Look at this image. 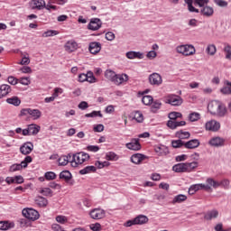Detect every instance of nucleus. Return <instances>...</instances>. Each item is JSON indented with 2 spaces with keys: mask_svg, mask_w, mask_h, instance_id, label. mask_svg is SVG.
<instances>
[{
  "mask_svg": "<svg viewBox=\"0 0 231 231\" xmlns=\"http://www.w3.org/2000/svg\"><path fill=\"white\" fill-rule=\"evenodd\" d=\"M32 162H33V159L32 158V156L27 155L24 160L22 162V165L23 167V169H26V167H28V163H32Z\"/></svg>",
  "mask_w": 231,
  "mask_h": 231,
  "instance_id": "obj_50",
  "label": "nucleus"
},
{
  "mask_svg": "<svg viewBox=\"0 0 231 231\" xmlns=\"http://www.w3.org/2000/svg\"><path fill=\"white\" fill-rule=\"evenodd\" d=\"M216 51H217V49L214 44H209L206 49V53H208V55H216Z\"/></svg>",
  "mask_w": 231,
  "mask_h": 231,
  "instance_id": "obj_41",
  "label": "nucleus"
},
{
  "mask_svg": "<svg viewBox=\"0 0 231 231\" xmlns=\"http://www.w3.org/2000/svg\"><path fill=\"white\" fill-rule=\"evenodd\" d=\"M7 104H11L12 106H21V99L17 97H12L6 99Z\"/></svg>",
  "mask_w": 231,
  "mask_h": 231,
  "instance_id": "obj_37",
  "label": "nucleus"
},
{
  "mask_svg": "<svg viewBox=\"0 0 231 231\" xmlns=\"http://www.w3.org/2000/svg\"><path fill=\"white\" fill-rule=\"evenodd\" d=\"M29 115L33 118V120H39V117L42 116V113L39 109L31 108Z\"/></svg>",
  "mask_w": 231,
  "mask_h": 231,
  "instance_id": "obj_40",
  "label": "nucleus"
},
{
  "mask_svg": "<svg viewBox=\"0 0 231 231\" xmlns=\"http://www.w3.org/2000/svg\"><path fill=\"white\" fill-rule=\"evenodd\" d=\"M106 160H108V162H113L115 160H116V155L115 152H110L106 154Z\"/></svg>",
  "mask_w": 231,
  "mask_h": 231,
  "instance_id": "obj_59",
  "label": "nucleus"
},
{
  "mask_svg": "<svg viewBox=\"0 0 231 231\" xmlns=\"http://www.w3.org/2000/svg\"><path fill=\"white\" fill-rule=\"evenodd\" d=\"M148 222H149V217H147L145 215H139L132 220H127L124 224V226L129 227L134 225H145V223H148Z\"/></svg>",
  "mask_w": 231,
  "mask_h": 231,
  "instance_id": "obj_6",
  "label": "nucleus"
},
{
  "mask_svg": "<svg viewBox=\"0 0 231 231\" xmlns=\"http://www.w3.org/2000/svg\"><path fill=\"white\" fill-rule=\"evenodd\" d=\"M206 131H209L210 133H219L221 130V123L216 119H210L205 124Z\"/></svg>",
  "mask_w": 231,
  "mask_h": 231,
  "instance_id": "obj_7",
  "label": "nucleus"
},
{
  "mask_svg": "<svg viewBox=\"0 0 231 231\" xmlns=\"http://www.w3.org/2000/svg\"><path fill=\"white\" fill-rule=\"evenodd\" d=\"M51 230H53V231H66V230H64V227H62L59 224H52L51 225Z\"/></svg>",
  "mask_w": 231,
  "mask_h": 231,
  "instance_id": "obj_58",
  "label": "nucleus"
},
{
  "mask_svg": "<svg viewBox=\"0 0 231 231\" xmlns=\"http://www.w3.org/2000/svg\"><path fill=\"white\" fill-rule=\"evenodd\" d=\"M60 180H64L65 181H69L71 180V172L69 171H63L60 173Z\"/></svg>",
  "mask_w": 231,
  "mask_h": 231,
  "instance_id": "obj_38",
  "label": "nucleus"
},
{
  "mask_svg": "<svg viewBox=\"0 0 231 231\" xmlns=\"http://www.w3.org/2000/svg\"><path fill=\"white\" fill-rule=\"evenodd\" d=\"M35 205H37L40 208H45L48 207V199L44 197H37L34 200Z\"/></svg>",
  "mask_w": 231,
  "mask_h": 231,
  "instance_id": "obj_26",
  "label": "nucleus"
},
{
  "mask_svg": "<svg viewBox=\"0 0 231 231\" xmlns=\"http://www.w3.org/2000/svg\"><path fill=\"white\" fill-rule=\"evenodd\" d=\"M226 140L221 136H214L208 141L211 147H225Z\"/></svg>",
  "mask_w": 231,
  "mask_h": 231,
  "instance_id": "obj_12",
  "label": "nucleus"
},
{
  "mask_svg": "<svg viewBox=\"0 0 231 231\" xmlns=\"http://www.w3.org/2000/svg\"><path fill=\"white\" fill-rule=\"evenodd\" d=\"M183 201H187V195L180 194L174 197L171 203L172 205H176V203H183Z\"/></svg>",
  "mask_w": 231,
  "mask_h": 231,
  "instance_id": "obj_32",
  "label": "nucleus"
},
{
  "mask_svg": "<svg viewBox=\"0 0 231 231\" xmlns=\"http://www.w3.org/2000/svg\"><path fill=\"white\" fill-rule=\"evenodd\" d=\"M88 50L92 55H97V53H99L100 50H102V44H100V42H92L89 43Z\"/></svg>",
  "mask_w": 231,
  "mask_h": 231,
  "instance_id": "obj_20",
  "label": "nucleus"
},
{
  "mask_svg": "<svg viewBox=\"0 0 231 231\" xmlns=\"http://www.w3.org/2000/svg\"><path fill=\"white\" fill-rule=\"evenodd\" d=\"M206 183L207 185H203V190H206L207 192H212L211 187H213V189H217L218 187L228 189V187H230V181L228 180H224L219 182L209 178L206 180Z\"/></svg>",
  "mask_w": 231,
  "mask_h": 231,
  "instance_id": "obj_2",
  "label": "nucleus"
},
{
  "mask_svg": "<svg viewBox=\"0 0 231 231\" xmlns=\"http://www.w3.org/2000/svg\"><path fill=\"white\" fill-rule=\"evenodd\" d=\"M184 1L186 5H188L189 12H195L196 14H198L199 10H198L194 6H199L200 8L203 6V0H184Z\"/></svg>",
  "mask_w": 231,
  "mask_h": 231,
  "instance_id": "obj_9",
  "label": "nucleus"
},
{
  "mask_svg": "<svg viewBox=\"0 0 231 231\" xmlns=\"http://www.w3.org/2000/svg\"><path fill=\"white\" fill-rule=\"evenodd\" d=\"M40 194H42L43 196H51L53 191L50 188H42L40 189Z\"/></svg>",
  "mask_w": 231,
  "mask_h": 231,
  "instance_id": "obj_49",
  "label": "nucleus"
},
{
  "mask_svg": "<svg viewBox=\"0 0 231 231\" xmlns=\"http://www.w3.org/2000/svg\"><path fill=\"white\" fill-rule=\"evenodd\" d=\"M64 48L67 53H73V51L79 50V43L75 40H69L65 43Z\"/></svg>",
  "mask_w": 231,
  "mask_h": 231,
  "instance_id": "obj_14",
  "label": "nucleus"
},
{
  "mask_svg": "<svg viewBox=\"0 0 231 231\" xmlns=\"http://www.w3.org/2000/svg\"><path fill=\"white\" fill-rule=\"evenodd\" d=\"M85 116H86V118H95L97 116H99L100 118H102V116H104L102 115V112H100V111H92L89 114H86Z\"/></svg>",
  "mask_w": 231,
  "mask_h": 231,
  "instance_id": "obj_42",
  "label": "nucleus"
},
{
  "mask_svg": "<svg viewBox=\"0 0 231 231\" xmlns=\"http://www.w3.org/2000/svg\"><path fill=\"white\" fill-rule=\"evenodd\" d=\"M167 125L170 129H178L177 121L169 120Z\"/></svg>",
  "mask_w": 231,
  "mask_h": 231,
  "instance_id": "obj_57",
  "label": "nucleus"
},
{
  "mask_svg": "<svg viewBox=\"0 0 231 231\" xmlns=\"http://www.w3.org/2000/svg\"><path fill=\"white\" fill-rule=\"evenodd\" d=\"M18 82H20V84H23V86H30L32 81H30V78H20L18 79Z\"/></svg>",
  "mask_w": 231,
  "mask_h": 231,
  "instance_id": "obj_54",
  "label": "nucleus"
},
{
  "mask_svg": "<svg viewBox=\"0 0 231 231\" xmlns=\"http://www.w3.org/2000/svg\"><path fill=\"white\" fill-rule=\"evenodd\" d=\"M44 177L46 180H55V178H57V175L53 171H47Z\"/></svg>",
  "mask_w": 231,
  "mask_h": 231,
  "instance_id": "obj_53",
  "label": "nucleus"
},
{
  "mask_svg": "<svg viewBox=\"0 0 231 231\" xmlns=\"http://www.w3.org/2000/svg\"><path fill=\"white\" fill-rule=\"evenodd\" d=\"M155 152L158 154V156H167L169 153V148L166 146H157L155 147Z\"/></svg>",
  "mask_w": 231,
  "mask_h": 231,
  "instance_id": "obj_29",
  "label": "nucleus"
},
{
  "mask_svg": "<svg viewBox=\"0 0 231 231\" xmlns=\"http://www.w3.org/2000/svg\"><path fill=\"white\" fill-rule=\"evenodd\" d=\"M9 93H12V88L10 85H2L0 86V98L6 97Z\"/></svg>",
  "mask_w": 231,
  "mask_h": 231,
  "instance_id": "obj_27",
  "label": "nucleus"
},
{
  "mask_svg": "<svg viewBox=\"0 0 231 231\" xmlns=\"http://www.w3.org/2000/svg\"><path fill=\"white\" fill-rule=\"evenodd\" d=\"M183 146H185V142L181 141V139L171 141V147H173V149H180Z\"/></svg>",
  "mask_w": 231,
  "mask_h": 231,
  "instance_id": "obj_39",
  "label": "nucleus"
},
{
  "mask_svg": "<svg viewBox=\"0 0 231 231\" xmlns=\"http://www.w3.org/2000/svg\"><path fill=\"white\" fill-rule=\"evenodd\" d=\"M175 136L180 140H189V138H190V133L180 130L175 133Z\"/></svg>",
  "mask_w": 231,
  "mask_h": 231,
  "instance_id": "obj_28",
  "label": "nucleus"
},
{
  "mask_svg": "<svg viewBox=\"0 0 231 231\" xmlns=\"http://www.w3.org/2000/svg\"><path fill=\"white\" fill-rule=\"evenodd\" d=\"M128 80H129V76H127V74H122V75H116L114 82L117 86H120V84H124V82H127Z\"/></svg>",
  "mask_w": 231,
  "mask_h": 231,
  "instance_id": "obj_25",
  "label": "nucleus"
},
{
  "mask_svg": "<svg viewBox=\"0 0 231 231\" xmlns=\"http://www.w3.org/2000/svg\"><path fill=\"white\" fill-rule=\"evenodd\" d=\"M89 216L91 219L98 221V219H104V217H106V210L102 208H94L89 211Z\"/></svg>",
  "mask_w": 231,
  "mask_h": 231,
  "instance_id": "obj_11",
  "label": "nucleus"
},
{
  "mask_svg": "<svg viewBox=\"0 0 231 231\" xmlns=\"http://www.w3.org/2000/svg\"><path fill=\"white\" fill-rule=\"evenodd\" d=\"M106 41H115V33L113 32H108L106 33Z\"/></svg>",
  "mask_w": 231,
  "mask_h": 231,
  "instance_id": "obj_63",
  "label": "nucleus"
},
{
  "mask_svg": "<svg viewBox=\"0 0 231 231\" xmlns=\"http://www.w3.org/2000/svg\"><path fill=\"white\" fill-rule=\"evenodd\" d=\"M88 30L92 32H97V30H100L102 28V20L99 18H92L88 25Z\"/></svg>",
  "mask_w": 231,
  "mask_h": 231,
  "instance_id": "obj_13",
  "label": "nucleus"
},
{
  "mask_svg": "<svg viewBox=\"0 0 231 231\" xmlns=\"http://www.w3.org/2000/svg\"><path fill=\"white\" fill-rule=\"evenodd\" d=\"M29 134L32 136H35L36 134H39V132L41 131V126L35 124H31L28 126Z\"/></svg>",
  "mask_w": 231,
  "mask_h": 231,
  "instance_id": "obj_24",
  "label": "nucleus"
},
{
  "mask_svg": "<svg viewBox=\"0 0 231 231\" xmlns=\"http://www.w3.org/2000/svg\"><path fill=\"white\" fill-rule=\"evenodd\" d=\"M7 81L9 82V84H12V86H15L19 82V79H15L14 77L10 76L7 79Z\"/></svg>",
  "mask_w": 231,
  "mask_h": 231,
  "instance_id": "obj_62",
  "label": "nucleus"
},
{
  "mask_svg": "<svg viewBox=\"0 0 231 231\" xmlns=\"http://www.w3.org/2000/svg\"><path fill=\"white\" fill-rule=\"evenodd\" d=\"M78 107L79 109L84 110V109H88L89 107V105L88 104V102L82 101L79 104Z\"/></svg>",
  "mask_w": 231,
  "mask_h": 231,
  "instance_id": "obj_61",
  "label": "nucleus"
},
{
  "mask_svg": "<svg viewBox=\"0 0 231 231\" xmlns=\"http://www.w3.org/2000/svg\"><path fill=\"white\" fill-rule=\"evenodd\" d=\"M207 3H208V0H203V5H207ZM203 15L205 17H212L214 15V8L208 5H204Z\"/></svg>",
  "mask_w": 231,
  "mask_h": 231,
  "instance_id": "obj_21",
  "label": "nucleus"
},
{
  "mask_svg": "<svg viewBox=\"0 0 231 231\" xmlns=\"http://www.w3.org/2000/svg\"><path fill=\"white\" fill-rule=\"evenodd\" d=\"M14 223H10L8 221H0V230H10V228H14Z\"/></svg>",
  "mask_w": 231,
  "mask_h": 231,
  "instance_id": "obj_33",
  "label": "nucleus"
},
{
  "mask_svg": "<svg viewBox=\"0 0 231 231\" xmlns=\"http://www.w3.org/2000/svg\"><path fill=\"white\" fill-rule=\"evenodd\" d=\"M149 81L152 86H160L163 82L162 76L158 73H152L150 75Z\"/></svg>",
  "mask_w": 231,
  "mask_h": 231,
  "instance_id": "obj_18",
  "label": "nucleus"
},
{
  "mask_svg": "<svg viewBox=\"0 0 231 231\" xmlns=\"http://www.w3.org/2000/svg\"><path fill=\"white\" fill-rule=\"evenodd\" d=\"M126 57L130 60L143 59V54L142 52L128 51V52H126Z\"/></svg>",
  "mask_w": 231,
  "mask_h": 231,
  "instance_id": "obj_31",
  "label": "nucleus"
},
{
  "mask_svg": "<svg viewBox=\"0 0 231 231\" xmlns=\"http://www.w3.org/2000/svg\"><path fill=\"white\" fill-rule=\"evenodd\" d=\"M134 119L136 120V122H138L139 124H142V122H143V114L139 111L135 112Z\"/></svg>",
  "mask_w": 231,
  "mask_h": 231,
  "instance_id": "obj_47",
  "label": "nucleus"
},
{
  "mask_svg": "<svg viewBox=\"0 0 231 231\" xmlns=\"http://www.w3.org/2000/svg\"><path fill=\"white\" fill-rule=\"evenodd\" d=\"M198 167V162H186V163H178L172 167L174 172H190L193 169Z\"/></svg>",
  "mask_w": 231,
  "mask_h": 231,
  "instance_id": "obj_3",
  "label": "nucleus"
},
{
  "mask_svg": "<svg viewBox=\"0 0 231 231\" xmlns=\"http://www.w3.org/2000/svg\"><path fill=\"white\" fill-rule=\"evenodd\" d=\"M223 95H231V83H227L220 89Z\"/></svg>",
  "mask_w": 231,
  "mask_h": 231,
  "instance_id": "obj_44",
  "label": "nucleus"
},
{
  "mask_svg": "<svg viewBox=\"0 0 231 231\" xmlns=\"http://www.w3.org/2000/svg\"><path fill=\"white\" fill-rule=\"evenodd\" d=\"M54 35H59L58 31L49 30L43 32L42 37H54Z\"/></svg>",
  "mask_w": 231,
  "mask_h": 231,
  "instance_id": "obj_48",
  "label": "nucleus"
},
{
  "mask_svg": "<svg viewBox=\"0 0 231 231\" xmlns=\"http://www.w3.org/2000/svg\"><path fill=\"white\" fill-rule=\"evenodd\" d=\"M162 107V102L160 100H155L152 102L151 111L152 113H158V110Z\"/></svg>",
  "mask_w": 231,
  "mask_h": 231,
  "instance_id": "obj_34",
  "label": "nucleus"
},
{
  "mask_svg": "<svg viewBox=\"0 0 231 231\" xmlns=\"http://www.w3.org/2000/svg\"><path fill=\"white\" fill-rule=\"evenodd\" d=\"M125 147L130 151H140V149H142V144H140V140L132 139L130 143L125 144Z\"/></svg>",
  "mask_w": 231,
  "mask_h": 231,
  "instance_id": "obj_17",
  "label": "nucleus"
},
{
  "mask_svg": "<svg viewBox=\"0 0 231 231\" xmlns=\"http://www.w3.org/2000/svg\"><path fill=\"white\" fill-rule=\"evenodd\" d=\"M189 122H197V120H199V113H191L189 116Z\"/></svg>",
  "mask_w": 231,
  "mask_h": 231,
  "instance_id": "obj_52",
  "label": "nucleus"
},
{
  "mask_svg": "<svg viewBox=\"0 0 231 231\" xmlns=\"http://www.w3.org/2000/svg\"><path fill=\"white\" fill-rule=\"evenodd\" d=\"M57 223L60 225H66L68 223V217L66 216L59 215L56 217Z\"/></svg>",
  "mask_w": 231,
  "mask_h": 231,
  "instance_id": "obj_45",
  "label": "nucleus"
},
{
  "mask_svg": "<svg viewBox=\"0 0 231 231\" xmlns=\"http://www.w3.org/2000/svg\"><path fill=\"white\" fill-rule=\"evenodd\" d=\"M152 101L153 99L151 96H143L142 98V102L144 104V106H151Z\"/></svg>",
  "mask_w": 231,
  "mask_h": 231,
  "instance_id": "obj_46",
  "label": "nucleus"
},
{
  "mask_svg": "<svg viewBox=\"0 0 231 231\" xmlns=\"http://www.w3.org/2000/svg\"><path fill=\"white\" fill-rule=\"evenodd\" d=\"M94 131H95V133H102V131H104V125L99 124V125L94 126Z\"/></svg>",
  "mask_w": 231,
  "mask_h": 231,
  "instance_id": "obj_64",
  "label": "nucleus"
},
{
  "mask_svg": "<svg viewBox=\"0 0 231 231\" xmlns=\"http://www.w3.org/2000/svg\"><path fill=\"white\" fill-rule=\"evenodd\" d=\"M89 161V155L84 152H78L73 155L72 162H70L71 167H79L82 163Z\"/></svg>",
  "mask_w": 231,
  "mask_h": 231,
  "instance_id": "obj_4",
  "label": "nucleus"
},
{
  "mask_svg": "<svg viewBox=\"0 0 231 231\" xmlns=\"http://www.w3.org/2000/svg\"><path fill=\"white\" fill-rule=\"evenodd\" d=\"M69 158H71V155H69V156L62 155V156H60L58 160L59 165H61L62 167L68 165V163H69Z\"/></svg>",
  "mask_w": 231,
  "mask_h": 231,
  "instance_id": "obj_36",
  "label": "nucleus"
},
{
  "mask_svg": "<svg viewBox=\"0 0 231 231\" xmlns=\"http://www.w3.org/2000/svg\"><path fill=\"white\" fill-rule=\"evenodd\" d=\"M181 116H183V115H181V113L180 112H171L169 114V118L170 120L175 121L178 120V118H181Z\"/></svg>",
  "mask_w": 231,
  "mask_h": 231,
  "instance_id": "obj_43",
  "label": "nucleus"
},
{
  "mask_svg": "<svg viewBox=\"0 0 231 231\" xmlns=\"http://www.w3.org/2000/svg\"><path fill=\"white\" fill-rule=\"evenodd\" d=\"M147 156L143 155L142 153H134L131 156V162L132 163H134L135 165H140L142 162L147 160Z\"/></svg>",
  "mask_w": 231,
  "mask_h": 231,
  "instance_id": "obj_19",
  "label": "nucleus"
},
{
  "mask_svg": "<svg viewBox=\"0 0 231 231\" xmlns=\"http://www.w3.org/2000/svg\"><path fill=\"white\" fill-rule=\"evenodd\" d=\"M33 151V143L26 142L20 147V152L24 156H28Z\"/></svg>",
  "mask_w": 231,
  "mask_h": 231,
  "instance_id": "obj_15",
  "label": "nucleus"
},
{
  "mask_svg": "<svg viewBox=\"0 0 231 231\" xmlns=\"http://www.w3.org/2000/svg\"><path fill=\"white\" fill-rule=\"evenodd\" d=\"M89 228L92 231H100L102 230V225H100V223L90 224Z\"/></svg>",
  "mask_w": 231,
  "mask_h": 231,
  "instance_id": "obj_51",
  "label": "nucleus"
},
{
  "mask_svg": "<svg viewBox=\"0 0 231 231\" xmlns=\"http://www.w3.org/2000/svg\"><path fill=\"white\" fill-rule=\"evenodd\" d=\"M185 149H196L199 147V141L198 139H193L184 143Z\"/></svg>",
  "mask_w": 231,
  "mask_h": 231,
  "instance_id": "obj_23",
  "label": "nucleus"
},
{
  "mask_svg": "<svg viewBox=\"0 0 231 231\" xmlns=\"http://www.w3.org/2000/svg\"><path fill=\"white\" fill-rule=\"evenodd\" d=\"M24 168V166H23V162H21L20 164H14L11 166L10 171L12 172H15V171H21V169Z\"/></svg>",
  "mask_w": 231,
  "mask_h": 231,
  "instance_id": "obj_55",
  "label": "nucleus"
},
{
  "mask_svg": "<svg viewBox=\"0 0 231 231\" xmlns=\"http://www.w3.org/2000/svg\"><path fill=\"white\" fill-rule=\"evenodd\" d=\"M92 172H97V167L86 166L85 168L79 171V174H81L82 176L86 174H91Z\"/></svg>",
  "mask_w": 231,
  "mask_h": 231,
  "instance_id": "obj_30",
  "label": "nucleus"
},
{
  "mask_svg": "<svg viewBox=\"0 0 231 231\" xmlns=\"http://www.w3.org/2000/svg\"><path fill=\"white\" fill-rule=\"evenodd\" d=\"M165 103L171 106H181L183 104V98L177 95H169L166 97Z\"/></svg>",
  "mask_w": 231,
  "mask_h": 231,
  "instance_id": "obj_10",
  "label": "nucleus"
},
{
  "mask_svg": "<svg viewBox=\"0 0 231 231\" xmlns=\"http://www.w3.org/2000/svg\"><path fill=\"white\" fill-rule=\"evenodd\" d=\"M219 216V211H217V209H212L208 211L204 217L208 220V221H211V219H216L217 218V217Z\"/></svg>",
  "mask_w": 231,
  "mask_h": 231,
  "instance_id": "obj_22",
  "label": "nucleus"
},
{
  "mask_svg": "<svg viewBox=\"0 0 231 231\" xmlns=\"http://www.w3.org/2000/svg\"><path fill=\"white\" fill-rule=\"evenodd\" d=\"M105 77L107 79V80H111V82H115V79H116V73L111 69H107L105 72Z\"/></svg>",
  "mask_w": 231,
  "mask_h": 231,
  "instance_id": "obj_35",
  "label": "nucleus"
},
{
  "mask_svg": "<svg viewBox=\"0 0 231 231\" xmlns=\"http://www.w3.org/2000/svg\"><path fill=\"white\" fill-rule=\"evenodd\" d=\"M177 53H180L185 57H190V55H194L196 53V48L193 45H180L176 48Z\"/></svg>",
  "mask_w": 231,
  "mask_h": 231,
  "instance_id": "obj_5",
  "label": "nucleus"
},
{
  "mask_svg": "<svg viewBox=\"0 0 231 231\" xmlns=\"http://www.w3.org/2000/svg\"><path fill=\"white\" fill-rule=\"evenodd\" d=\"M208 112L211 114L212 116L223 118V116L226 115V106L217 100H213L208 104Z\"/></svg>",
  "mask_w": 231,
  "mask_h": 231,
  "instance_id": "obj_1",
  "label": "nucleus"
},
{
  "mask_svg": "<svg viewBox=\"0 0 231 231\" xmlns=\"http://www.w3.org/2000/svg\"><path fill=\"white\" fill-rule=\"evenodd\" d=\"M19 64H21L22 66H28V64H30V58L26 57V56H23Z\"/></svg>",
  "mask_w": 231,
  "mask_h": 231,
  "instance_id": "obj_60",
  "label": "nucleus"
},
{
  "mask_svg": "<svg viewBox=\"0 0 231 231\" xmlns=\"http://www.w3.org/2000/svg\"><path fill=\"white\" fill-rule=\"evenodd\" d=\"M23 216L31 221H37L39 219V211L33 208H24L22 211Z\"/></svg>",
  "mask_w": 231,
  "mask_h": 231,
  "instance_id": "obj_8",
  "label": "nucleus"
},
{
  "mask_svg": "<svg viewBox=\"0 0 231 231\" xmlns=\"http://www.w3.org/2000/svg\"><path fill=\"white\" fill-rule=\"evenodd\" d=\"M224 51L226 52V59H227L228 60H231V46L226 45Z\"/></svg>",
  "mask_w": 231,
  "mask_h": 231,
  "instance_id": "obj_56",
  "label": "nucleus"
},
{
  "mask_svg": "<svg viewBox=\"0 0 231 231\" xmlns=\"http://www.w3.org/2000/svg\"><path fill=\"white\" fill-rule=\"evenodd\" d=\"M29 5L32 10H42L46 6V2L44 0H32Z\"/></svg>",
  "mask_w": 231,
  "mask_h": 231,
  "instance_id": "obj_16",
  "label": "nucleus"
}]
</instances>
